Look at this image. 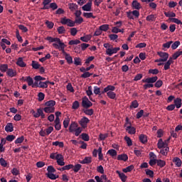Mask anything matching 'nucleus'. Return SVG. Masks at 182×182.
Listing matches in <instances>:
<instances>
[{
    "label": "nucleus",
    "mask_w": 182,
    "mask_h": 182,
    "mask_svg": "<svg viewBox=\"0 0 182 182\" xmlns=\"http://www.w3.org/2000/svg\"><path fill=\"white\" fill-rule=\"evenodd\" d=\"M158 149H161L160 151L162 156H166L170 151V148H168V144L163 141V139H159L157 144Z\"/></svg>",
    "instance_id": "nucleus-1"
},
{
    "label": "nucleus",
    "mask_w": 182,
    "mask_h": 182,
    "mask_svg": "<svg viewBox=\"0 0 182 182\" xmlns=\"http://www.w3.org/2000/svg\"><path fill=\"white\" fill-rule=\"evenodd\" d=\"M31 114H33V117L38 118V117H41V119H45L46 116L45 114L43 113V109L42 108H38L37 109V112H35L34 109L31 110Z\"/></svg>",
    "instance_id": "nucleus-2"
},
{
    "label": "nucleus",
    "mask_w": 182,
    "mask_h": 182,
    "mask_svg": "<svg viewBox=\"0 0 182 182\" xmlns=\"http://www.w3.org/2000/svg\"><path fill=\"white\" fill-rule=\"evenodd\" d=\"M60 23H62V25H67L68 26H70V28H73V26H75L74 21L65 16L60 18Z\"/></svg>",
    "instance_id": "nucleus-3"
},
{
    "label": "nucleus",
    "mask_w": 182,
    "mask_h": 182,
    "mask_svg": "<svg viewBox=\"0 0 182 182\" xmlns=\"http://www.w3.org/2000/svg\"><path fill=\"white\" fill-rule=\"evenodd\" d=\"M82 106L85 109H89V107H92L93 106V103H92V102L89 100V98L85 96L82 97Z\"/></svg>",
    "instance_id": "nucleus-4"
},
{
    "label": "nucleus",
    "mask_w": 182,
    "mask_h": 182,
    "mask_svg": "<svg viewBox=\"0 0 182 182\" xmlns=\"http://www.w3.org/2000/svg\"><path fill=\"white\" fill-rule=\"evenodd\" d=\"M90 120L86 117H83L80 121L78 122L79 124L82 127V129H86L87 127V123H89Z\"/></svg>",
    "instance_id": "nucleus-5"
},
{
    "label": "nucleus",
    "mask_w": 182,
    "mask_h": 182,
    "mask_svg": "<svg viewBox=\"0 0 182 182\" xmlns=\"http://www.w3.org/2000/svg\"><path fill=\"white\" fill-rule=\"evenodd\" d=\"M55 160L57 161L58 166H65V159L63 158V155L57 154L55 156Z\"/></svg>",
    "instance_id": "nucleus-6"
},
{
    "label": "nucleus",
    "mask_w": 182,
    "mask_h": 182,
    "mask_svg": "<svg viewBox=\"0 0 182 182\" xmlns=\"http://www.w3.org/2000/svg\"><path fill=\"white\" fill-rule=\"evenodd\" d=\"M157 55H159V56H160V58H161V60L162 62H167L168 59V54L167 53H164V52H158Z\"/></svg>",
    "instance_id": "nucleus-7"
},
{
    "label": "nucleus",
    "mask_w": 182,
    "mask_h": 182,
    "mask_svg": "<svg viewBox=\"0 0 182 182\" xmlns=\"http://www.w3.org/2000/svg\"><path fill=\"white\" fill-rule=\"evenodd\" d=\"M158 79H159V77L157 76H154L152 77L146 78L145 80H142V82L144 83H156V82H157Z\"/></svg>",
    "instance_id": "nucleus-8"
},
{
    "label": "nucleus",
    "mask_w": 182,
    "mask_h": 182,
    "mask_svg": "<svg viewBox=\"0 0 182 182\" xmlns=\"http://www.w3.org/2000/svg\"><path fill=\"white\" fill-rule=\"evenodd\" d=\"M16 63L20 68H26V63H25V62H23V58L22 57L18 58Z\"/></svg>",
    "instance_id": "nucleus-9"
},
{
    "label": "nucleus",
    "mask_w": 182,
    "mask_h": 182,
    "mask_svg": "<svg viewBox=\"0 0 182 182\" xmlns=\"http://www.w3.org/2000/svg\"><path fill=\"white\" fill-rule=\"evenodd\" d=\"M116 173L118 174L122 182H126L127 181V176H126L124 173H122L119 171H116Z\"/></svg>",
    "instance_id": "nucleus-10"
},
{
    "label": "nucleus",
    "mask_w": 182,
    "mask_h": 182,
    "mask_svg": "<svg viewBox=\"0 0 182 182\" xmlns=\"http://www.w3.org/2000/svg\"><path fill=\"white\" fill-rule=\"evenodd\" d=\"M82 11H86L87 12H89L92 11V1H90L87 3L85 5H84L82 7Z\"/></svg>",
    "instance_id": "nucleus-11"
},
{
    "label": "nucleus",
    "mask_w": 182,
    "mask_h": 182,
    "mask_svg": "<svg viewBox=\"0 0 182 182\" xmlns=\"http://www.w3.org/2000/svg\"><path fill=\"white\" fill-rule=\"evenodd\" d=\"M46 40L48 41L50 43H52V42H57L58 43V45L62 42V41H60V38H53L50 36L46 37Z\"/></svg>",
    "instance_id": "nucleus-12"
},
{
    "label": "nucleus",
    "mask_w": 182,
    "mask_h": 182,
    "mask_svg": "<svg viewBox=\"0 0 182 182\" xmlns=\"http://www.w3.org/2000/svg\"><path fill=\"white\" fill-rule=\"evenodd\" d=\"M171 63H174V61H173V58L170 57L168 60L164 65V70H168V69H170V65H171Z\"/></svg>",
    "instance_id": "nucleus-13"
},
{
    "label": "nucleus",
    "mask_w": 182,
    "mask_h": 182,
    "mask_svg": "<svg viewBox=\"0 0 182 182\" xmlns=\"http://www.w3.org/2000/svg\"><path fill=\"white\" fill-rule=\"evenodd\" d=\"M139 141L142 143V144H147V135L141 134L139 135Z\"/></svg>",
    "instance_id": "nucleus-14"
},
{
    "label": "nucleus",
    "mask_w": 182,
    "mask_h": 182,
    "mask_svg": "<svg viewBox=\"0 0 182 182\" xmlns=\"http://www.w3.org/2000/svg\"><path fill=\"white\" fill-rule=\"evenodd\" d=\"M117 160L127 161V160H129V156L126 154H119L117 156Z\"/></svg>",
    "instance_id": "nucleus-15"
},
{
    "label": "nucleus",
    "mask_w": 182,
    "mask_h": 182,
    "mask_svg": "<svg viewBox=\"0 0 182 182\" xmlns=\"http://www.w3.org/2000/svg\"><path fill=\"white\" fill-rule=\"evenodd\" d=\"M7 76H9L10 77H14L16 76V70L9 68L6 72Z\"/></svg>",
    "instance_id": "nucleus-16"
},
{
    "label": "nucleus",
    "mask_w": 182,
    "mask_h": 182,
    "mask_svg": "<svg viewBox=\"0 0 182 182\" xmlns=\"http://www.w3.org/2000/svg\"><path fill=\"white\" fill-rule=\"evenodd\" d=\"M126 131L128 132L129 134H136V128L132 126H127Z\"/></svg>",
    "instance_id": "nucleus-17"
},
{
    "label": "nucleus",
    "mask_w": 182,
    "mask_h": 182,
    "mask_svg": "<svg viewBox=\"0 0 182 182\" xmlns=\"http://www.w3.org/2000/svg\"><path fill=\"white\" fill-rule=\"evenodd\" d=\"M69 9L71 11V12H74V11H76L79 8V6L77 4L74 3H70L68 4Z\"/></svg>",
    "instance_id": "nucleus-18"
},
{
    "label": "nucleus",
    "mask_w": 182,
    "mask_h": 182,
    "mask_svg": "<svg viewBox=\"0 0 182 182\" xmlns=\"http://www.w3.org/2000/svg\"><path fill=\"white\" fill-rule=\"evenodd\" d=\"M77 127V123L72 122L69 127V132L70 133H73L75 131L76 128Z\"/></svg>",
    "instance_id": "nucleus-19"
},
{
    "label": "nucleus",
    "mask_w": 182,
    "mask_h": 182,
    "mask_svg": "<svg viewBox=\"0 0 182 182\" xmlns=\"http://www.w3.org/2000/svg\"><path fill=\"white\" fill-rule=\"evenodd\" d=\"M5 130L7 132H12L14 131V124L8 123L5 127Z\"/></svg>",
    "instance_id": "nucleus-20"
},
{
    "label": "nucleus",
    "mask_w": 182,
    "mask_h": 182,
    "mask_svg": "<svg viewBox=\"0 0 182 182\" xmlns=\"http://www.w3.org/2000/svg\"><path fill=\"white\" fill-rule=\"evenodd\" d=\"M181 98H176L174 100V106H176V109H180L181 107Z\"/></svg>",
    "instance_id": "nucleus-21"
},
{
    "label": "nucleus",
    "mask_w": 182,
    "mask_h": 182,
    "mask_svg": "<svg viewBox=\"0 0 182 182\" xmlns=\"http://www.w3.org/2000/svg\"><path fill=\"white\" fill-rule=\"evenodd\" d=\"M80 164H90L92 163V157H85L82 161H80Z\"/></svg>",
    "instance_id": "nucleus-22"
},
{
    "label": "nucleus",
    "mask_w": 182,
    "mask_h": 182,
    "mask_svg": "<svg viewBox=\"0 0 182 182\" xmlns=\"http://www.w3.org/2000/svg\"><path fill=\"white\" fill-rule=\"evenodd\" d=\"M132 7L134 9H140V8H141V6L140 5V3H139V1H137V0H134L132 1Z\"/></svg>",
    "instance_id": "nucleus-23"
},
{
    "label": "nucleus",
    "mask_w": 182,
    "mask_h": 182,
    "mask_svg": "<svg viewBox=\"0 0 182 182\" xmlns=\"http://www.w3.org/2000/svg\"><path fill=\"white\" fill-rule=\"evenodd\" d=\"M113 53H116V51L114 50V48H113V46H112L111 48H108L106 50V55H108L109 56H112Z\"/></svg>",
    "instance_id": "nucleus-24"
},
{
    "label": "nucleus",
    "mask_w": 182,
    "mask_h": 182,
    "mask_svg": "<svg viewBox=\"0 0 182 182\" xmlns=\"http://www.w3.org/2000/svg\"><path fill=\"white\" fill-rule=\"evenodd\" d=\"M55 105H56V102H55V100H49L45 103V106H46V107H55Z\"/></svg>",
    "instance_id": "nucleus-25"
},
{
    "label": "nucleus",
    "mask_w": 182,
    "mask_h": 182,
    "mask_svg": "<svg viewBox=\"0 0 182 182\" xmlns=\"http://www.w3.org/2000/svg\"><path fill=\"white\" fill-rule=\"evenodd\" d=\"M45 113H55V107H46L43 109Z\"/></svg>",
    "instance_id": "nucleus-26"
},
{
    "label": "nucleus",
    "mask_w": 182,
    "mask_h": 182,
    "mask_svg": "<svg viewBox=\"0 0 182 182\" xmlns=\"http://www.w3.org/2000/svg\"><path fill=\"white\" fill-rule=\"evenodd\" d=\"M114 89H116V87L113 85H108L107 87H105L104 89V90L102 91V94L103 93H106V92H108L109 90H111V92H113V90H114Z\"/></svg>",
    "instance_id": "nucleus-27"
},
{
    "label": "nucleus",
    "mask_w": 182,
    "mask_h": 182,
    "mask_svg": "<svg viewBox=\"0 0 182 182\" xmlns=\"http://www.w3.org/2000/svg\"><path fill=\"white\" fill-rule=\"evenodd\" d=\"M173 163H175L177 167H181L182 161H181V159H180V158L176 157L173 159Z\"/></svg>",
    "instance_id": "nucleus-28"
},
{
    "label": "nucleus",
    "mask_w": 182,
    "mask_h": 182,
    "mask_svg": "<svg viewBox=\"0 0 182 182\" xmlns=\"http://www.w3.org/2000/svg\"><path fill=\"white\" fill-rule=\"evenodd\" d=\"M46 176L50 180H56V178H59V176H56L55 174H53V173H46Z\"/></svg>",
    "instance_id": "nucleus-29"
},
{
    "label": "nucleus",
    "mask_w": 182,
    "mask_h": 182,
    "mask_svg": "<svg viewBox=\"0 0 182 182\" xmlns=\"http://www.w3.org/2000/svg\"><path fill=\"white\" fill-rule=\"evenodd\" d=\"M48 83H49V81L46 82H39L38 87H41L42 89H46L48 87Z\"/></svg>",
    "instance_id": "nucleus-30"
},
{
    "label": "nucleus",
    "mask_w": 182,
    "mask_h": 182,
    "mask_svg": "<svg viewBox=\"0 0 182 182\" xmlns=\"http://www.w3.org/2000/svg\"><path fill=\"white\" fill-rule=\"evenodd\" d=\"M74 65L76 66H82V59H80V58L75 57L74 58Z\"/></svg>",
    "instance_id": "nucleus-31"
},
{
    "label": "nucleus",
    "mask_w": 182,
    "mask_h": 182,
    "mask_svg": "<svg viewBox=\"0 0 182 182\" xmlns=\"http://www.w3.org/2000/svg\"><path fill=\"white\" fill-rule=\"evenodd\" d=\"M80 41H82V42H89V41H90V39H92V36L90 35H87L82 37H80Z\"/></svg>",
    "instance_id": "nucleus-32"
},
{
    "label": "nucleus",
    "mask_w": 182,
    "mask_h": 182,
    "mask_svg": "<svg viewBox=\"0 0 182 182\" xmlns=\"http://www.w3.org/2000/svg\"><path fill=\"white\" fill-rule=\"evenodd\" d=\"M60 50H62V53H63V55H65V57L66 56V55H68V53L66 52H65V48H66V45H65L64 43H60Z\"/></svg>",
    "instance_id": "nucleus-33"
},
{
    "label": "nucleus",
    "mask_w": 182,
    "mask_h": 182,
    "mask_svg": "<svg viewBox=\"0 0 182 182\" xmlns=\"http://www.w3.org/2000/svg\"><path fill=\"white\" fill-rule=\"evenodd\" d=\"M8 64H1L0 65V70L3 73H5L8 70Z\"/></svg>",
    "instance_id": "nucleus-34"
},
{
    "label": "nucleus",
    "mask_w": 182,
    "mask_h": 182,
    "mask_svg": "<svg viewBox=\"0 0 182 182\" xmlns=\"http://www.w3.org/2000/svg\"><path fill=\"white\" fill-rule=\"evenodd\" d=\"M31 66L33 69H39L41 68L40 63L35 60L32 61Z\"/></svg>",
    "instance_id": "nucleus-35"
},
{
    "label": "nucleus",
    "mask_w": 182,
    "mask_h": 182,
    "mask_svg": "<svg viewBox=\"0 0 182 182\" xmlns=\"http://www.w3.org/2000/svg\"><path fill=\"white\" fill-rule=\"evenodd\" d=\"M81 139L84 140V141H89L90 140V137L89 136V134L86 133H82L81 135Z\"/></svg>",
    "instance_id": "nucleus-36"
},
{
    "label": "nucleus",
    "mask_w": 182,
    "mask_h": 182,
    "mask_svg": "<svg viewBox=\"0 0 182 182\" xmlns=\"http://www.w3.org/2000/svg\"><path fill=\"white\" fill-rule=\"evenodd\" d=\"M146 21H148V22H154V21H156V16L154 14L149 15L146 17Z\"/></svg>",
    "instance_id": "nucleus-37"
},
{
    "label": "nucleus",
    "mask_w": 182,
    "mask_h": 182,
    "mask_svg": "<svg viewBox=\"0 0 182 182\" xmlns=\"http://www.w3.org/2000/svg\"><path fill=\"white\" fill-rule=\"evenodd\" d=\"M83 16L87 18H92V19H96V16H93V13H83Z\"/></svg>",
    "instance_id": "nucleus-38"
},
{
    "label": "nucleus",
    "mask_w": 182,
    "mask_h": 182,
    "mask_svg": "<svg viewBox=\"0 0 182 182\" xmlns=\"http://www.w3.org/2000/svg\"><path fill=\"white\" fill-rule=\"evenodd\" d=\"M100 29L102 32H107L109 31V25L108 24H103L100 26Z\"/></svg>",
    "instance_id": "nucleus-39"
},
{
    "label": "nucleus",
    "mask_w": 182,
    "mask_h": 182,
    "mask_svg": "<svg viewBox=\"0 0 182 182\" xmlns=\"http://www.w3.org/2000/svg\"><path fill=\"white\" fill-rule=\"evenodd\" d=\"M82 168V165L80 164L73 166V170L74 173H77Z\"/></svg>",
    "instance_id": "nucleus-40"
},
{
    "label": "nucleus",
    "mask_w": 182,
    "mask_h": 182,
    "mask_svg": "<svg viewBox=\"0 0 182 182\" xmlns=\"http://www.w3.org/2000/svg\"><path fill=\"white\" fill-rule=\"evenodd\" d=\"M156 164L161 168L164 167L166 166V162L161 159H157Z\"/></svg>",
    "instance_id": "nucleus-41"
},
{
    "label": "nucleus",
    "mask_w": 182,
    "mask_h": 182,
    "mask_svg": "<svg viewBox=\"0 0 182 182\" xmlns=\"http://www.w3.org/2000/svg\"><path fill=\"white\" fill-rule=\"evenodd\" d=\"M107 154H109V156H112V157H116V156H117V151L114 149H109L107 151Z\"/></svg>",
    "instance_id": "nucleus-42"
},
{
    "label": "nucleus",
    "mask_w": 182,
    "mask_h": 182,
    "mask_svg": "<svg viewBox=\"0 0 182 182\" xmlns=\"http://www.w3.org/2000/svg\"><path fill=\"white\" fill-rule=\"evenodd\" d=\"M107 95L109 99H116V93L113 91H109Z\"/></svg>",
    "instance_id": "nucleus-43"
},
{
    "label": "nucleus",
    "mask_w": 182,
    "mask_h": 182,
    "mask_svg": "<svg viewBox=\"0 0 182 182\" xmlns=\"http://www.w3.org/2000/svg\"><path fill=\"white\" fill-rule=\"evenodd\" d=\"M58 33H59V35H62L63 33H65V32H66V29H65L64 26H59L57 28Z\"/></svg>",
    "instance_id": "nucleus-44"
},
{
    "label": "nucleus",
    "mask_w": 182,
    "mask_h": 182,
    "mask_svg": "<svg viewBox=\"0 0 182 182\" xmlns=\"http://www.w3.org/2000/svg\"><path fill=\"white\" fill-rule=\"evenodd\" d=\"M134 168V166L130 165L128 167L122 169V171L124 173H129V171H132V170H133Z\"/></svg>",
    "instance_id": "nucleus-45"
},
{
    "label": "nucleus",
    "mask_w": 182,
    "mask_h": 182,
    "mask_svg": "<svg viewBox=\"0 0 182 182\" xmlns=\"http://www.w3.org/2000/svg\"><path fill=\"white\" fill-rule=\"evenodd\" d=\"M65 58V60H67L68 63H69V65L73 63V59L72 58V56H70V55L66 54Z\"/></svg>",
    "instance_id": "nucleus-46"
},
{
    "label": "nucleus",
    "mask_w": 182,
    "mask_h": 182,
    "mask_svg": "<svg viewBox=\"0 0 182 182\" xmlns=\"http://www.w3.org/2000/svg\"><path fill=\"white\" fill-rule=\"evenodd\" d=\"M169 21H171V22H173V23H177V25H182L181 21L178 20V18H169Z\"/></svg>",
    "instance_id": "nucleus-47"
},
{
    "label": "nucleus",
    "mask_w": 182,
    "mask_h": 182,
    "mask_svg": "<svg viewBox=\"0 0 182 182\" xmlns=\"http://www.w3.org/2000/svg\"><path fill=\"white\" fill-rule=\"evenodd\" d=\"M83 112L87 116H92L93 113H95V111L93 110V109H84Z\"/></svg>",
    "instance_id": "nucleus-48"
},
{
    "label": "nucleus",
    "mask_w": 182,
    "mask_h": 182,
    "mask_svg": "<svg viewBox=\"0 0 182 182\" xmlns=\"http://www.w3.org/2000/svg\"><path fill=\"white\" fill-rule=\"evenodd\" d=\"M182 55V51H176L175 53H173L172 55V60L173 59L174 60H176V59H177V58H178V56Z\"/></svg>",
    "instance_id": "nucleus-49"
},
{
    "label": "nucleus",
    "mask_w": 182,
    "mask_h": 182,
    "mask_svg": "<svg viewBox=\"0 0 182 182\" xmlns=\"http://www.w3.org/2000/svg\"><path fill=\"white\" fill-rule=\"evenodd\" d=\"M124 140L127 144V146H133V142L132 141V139H130V137L126 136H124Z\"/></svg>",
    "instance_id": "nucleus-50"
},
{
    "label": "nucleus",
    "mask_w": 182,
    "mask_h": 182,
    "mask_svg": "<svg viewBox=\"0 0 182 182\" xmlns=\"http://www.w3.org/2000/svg\"><path fill=\"white\" fill-rule=\"evenodd\" d=\"M26 82H27L28 86H33V79L31 76L26 77Z\"/></svg>",
    "instance_id": "nucleus-51"
},
{
    "label": "nucleus",
    "mask_w": 182,
    "mask_h": 182,
    "mask_svg": "<svg viewBox=\"0 0 182 182\" xmlns=\"http://www.w3.org/2000/svg\"><path fill=\"white\" fill-rule=\"evenodd\" d=\"M92 75H93V73H90L89 72H85L80 75V77H82V79H86L87 77H90V76H92Z\"/></svg>",
    "instance_id": "nucleus-52"
},
{
    "label": "nucleus",
    "mask_w": 182,
    "mask_h": 182,
    "mask_svg": "<svg viewBox=\"0 0 182 182\" xmlns=\"http://www.w3.org/2000/svg\"><path fill=\"white\" fill-rule=\"evenodd\" d=\"M46 25H47V27L48 28V29H53V26H55V23H53V22L49 21H46Z\"/></svg>",
    "instance_id": "nucleus-53"
},
{
    "label": "nucleus",
    "mask_w": 182,
    "mask_h": 182,
    "mask_svg": "<svg viewBox=\"0 0 182 182\" xmlns=\"http://www.w3.org/2000/svg\"><path fill=\"white\" fill-rule=\"evenodd\" d=\"M79 43H80V41L79 40L76 39V40L70 41L68 43V45L72 46L73 45H79Z\"/></svg>",
    "instance_id": "nucleus-54"
},
{
    "label": "nucleus",
    "mask_w": 182,
    "mask_h": 182,
    "mask_svg": "<svg viewBox=\"0 0 182 182\" xmlns=\"http://www.w3.org/2000/svg\"><path fill=\"white\" fill-rule=\"evenodd\" d=\"M79 106H80L79 101H75L73 103L72 109H73L74 110H77V109H79Z\"/></svg>",
    "instance_id": "nucleus-55"
},
{
    "label": "nucleus",
    "mask_w": 182,
    "mask_h": 182,
    "mask_svg": "<svg viewBox=\"0 0 182 182\" xmlns=\"http://www.w3.org/2000/svg\"><path fill=\"white\" fill-rule=\"evenodd\" d=\"M134 108V109H137V107H139V102H137V100H134L131 105H130V109L132 108Z\"/></svg>",
    "instance_id": "nucleus-56"
},
{
    "label": "nucleus",
    "mask_w": 182,
    "mask_h": 182,
    "mask_svg": "<svg viewBox=\"0 0 182 182\" xmlns=\"http://www.w3.org/2000/svg\"><path fill=\"white\" fill-rule=\"evenodd\" d=\"M24 140H25V137H24L23 136H21V137H18V138L15 141V144H21V143H23Z\"/></svg>",
    "instance_id": "nucleus-57"
},
{
    "label": "nucleus",
    "mask_w": 182,
    "mask_h": 182,
    "mask_svg": "<svg viewBox=\"0 0 182 182\" xmlns=\"http://www.w3.org/2000/svg\"><path fill=\"white\" fill-rule=\"evenodd\" d=\"M178 46H180V41H175L172 45H171V48L174 50L176 48H178Z\"/></svg>",
    "instance_id": "nucleus-58"
},
{
    "label": "nucleus",
    "mask_w": 182,
    "mask_h": 182,
    "mask_svg": "<svg viewBox=\"0 0 182 182\" xmlns=\"http://www.w3.org/2000/svg\"><path fill=\"white\" fill-rule=\"evenodd\" d=\"M83 22V18L81 17H77L74 21V26L75 23H78V25H80Z\"/></svg>",
    "instance_id": "nucleus-59"
},
{
    "label": "nucleus",
    "mask_w": 182,
    "mask_h": 182,
    "mask_svg": "<svg viewBox=\"0 0 182 182\" xmlns=\"http://www.w3.org/2000/svg\"><path fill=\"white\" fill-rule=\"evenodd\" d=\"M48 173H56V169L53 167V166H48L47 168Z\"/></svg>",
    "instance_id": "nucleus-60"
},
{
    "label": "nucleus",
    "mask_w": 182,
    "mask_h": 182,
    "mask_svg": "<svg viewBox=\"0 0 182 182\" xmlns=\"http://www.w3.org/2000/svg\"><path fill=\"white\" fill-rule=\"evenodd\" d=\"M146 176H149V177H154V172L150 169H146Z\"/></svg>",
    "instance_id": "nucleus-61"
},
{
    "label": "nucleus",
    "mask_w": 182,
    "mask_h": 182,
    "mask_svg": "<svg viewBox=\"0 0 182 182\" xmlns=\"http://www.w3.org/2000/svg\"><path fill=\"white\" fill-rule=\"evenodd\" d=\"M38 102H42V100H43L45 99V94H43V92H39L38 94Z\"/></svg>",
    "instance_id": "nucleus-62"
},
{
    "label": "nucleus",
    "mask_w": 182,
    "mask_h": 182,
    "mask_svg": "<svg viewBox=\"0 0 182 182\" xmlns=\"http://www.w3.org/2000/svg\"><path fill=\"white\" fill-rule=\"evenodd\" d=\"M155 87H161L163 86V80H159L156 83L154 84Z\"/></svg>",
    "instance_id": "nucleus-63"
},
{
    "label": "nucleus",
    "mask_w": 182,
    "mask_h": 182,
    "mask_svg": "<svg viewBox=\"0 0 182 182\" xmlns=\"http://www.w3.org/2000/svg\"><path fill=\"white\" fill-rule=\"evenodd\" d=\"M0 164L2 167H6V166H8V163H6V161H5L4 158L0 159Z\"/></svg>",
    "instance_id": "nucleus-64"
}]
</instances>
